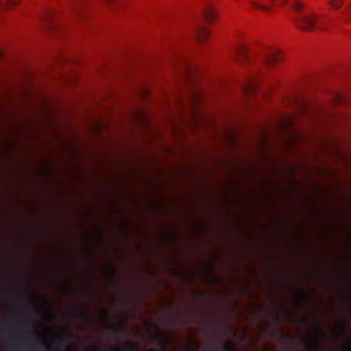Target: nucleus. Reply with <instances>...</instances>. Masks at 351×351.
I'll list each match as a JSON object with an SVG mask.
<instances>
[{
    "instance_id": "8",
    "label": "nucleus",
    "mask_w": 351,
    "mask_h": 351,
    "mask_svg": "<svg viewBox=\"0 0 351 351\" xmlns=\"http://www.w3.org/2000/svg\"><path fill=\"white\" fill-rule=\"evenodd\" d=\"M202 16L206 23L214 24L219 20V15L217 10L212 5H206L202 10Z\"/></svg>"
},
{
    "instance_id": "23",
    "label": "nucleus",
    "mask_w": 351,
    "mask_h": 351,
    "mask_svg": "<svg viewBox=\"0 0 351 351\" xmlns=\"http://www.w3.org/2000/svg\"><path fill=\"white\" fill-rule=\"evenodd\" d=\"M305 348L308 351L315 350L318 347V340L315 337H309L303 340Z\"/></svg>"
},
{
    "instance_id": "13",
    "label": "nucleus",
    "mask_w": 351,
    "mask_h": 351,
    "mask_svg": "<svg viewBox=\"0 0 351 351\" xmlns=\"http://www.w3.org/2000/svg\"><path fill=\"white\" fill-rule=\"evenodd\" d=\"M30 300L31 302L36 306L38 310V308L48 306L49 305V301L43 294H34L31 297Z\"/></svg>"
},
{
    "instance_id": "3",
    "label": "nucleus",
    "mask_w": 351,
    "mask_h": 351,
    "mask_svg": "<svg viewBox=\"0 0 351 351\" xmlns=\"http://www.w3.org/2000/svg\"><path fill=\"white\" fill-rule=\"evenodd\" d=\"M269 4L265 3L264 0H248L249 9L252 11H259L265 14L272 12L274 8H285L289 0H268Z\"/></svg>"
},
{
    "instance_id": "52",
    "label": "nucleus",
    "mask_w": 351,
    "mask_h": 351,
    "mask_svg": "<svg viewBox=\"0 0 351 351\" xmlns=\"http://www.w3.org/2000/svg\"><path fill=\"white\" fill-rule=\"evenodd\" d=\"M86 351H98V348L96 345L91 344L86 348Z\"/></svg>"
},
{
    "instance_id": "5",
    "label": "nucleus",
    "mask_w": 351,
    "mask_h": 351,
    "mask_svg": "<svg viewBox=\"0 0 351 351\" xmlns=\"http://www.w3.org/2000/svg\"><path fill=\"white\" fill-rule=\"evenodd\" d=\"M204 99V95L200 91L194 92L191 97V103L193 107L191 112L192 121L193 122V130L198 129L200 127H204L206 123V116L199 109L195 108V104L200 103Z\"/></svg>"
},
{
    "instance_id": "39",
    "label": "nucleus",
    "mask_w": 351,
    "mask_h": 351,
    "mask_svg": "<svg viewBox=\"0 0 351 351\" xmlns=\"http://www.w3.org/2000/svg\"><path fill=\"white\" fill-rule=\"evenodd\" d=\"M141 97L143 99L148 97L150 95V89L148 87H143L140 92Z\"/></svg>"
},
{
    "instance_id": "11",
    "label": "nucleus",
    "mask_w": 351,
    "mask_h": 351,
    "mask_svg": "<svg viewBox=\"0 0 351 351\" xmlns=\"http://www.w3.org/2000/svg\"><path fill=\"white\" fill-rule=\"evenodd\" d=\"M210 36V32L206 25H199L196 27L195 32V38L199 43H205Z\"/></svg>"
},
{
    "instance_id": "14",
    "label": "nucleus",
    "mask_w": 351,
    "mask_h": 351,
    "mask_svg": "<svg viewBox=\"0 0 351 351\" xmlns=\"http://www.w3.org/2000/svg\"><path fill=\"white\" fill-rule=\"evenodd\" d=\"M346 322L344 321L337 322L330 330L331 336L335 339L341 337L344 334Z\"/></svg>"
},
{
    "instance_id": "34",
    "label": "nucleus",
    "mask_w": 351,
    "mask_h": 351,
    "mask_svg": "<svg viewBox=\"0 0 351 351\" xmlns=\"http://www.w3.org/2000/svg\"><path fill=\"white\" fill-rule=\"evenodd\" d=\"M152 208L155 210H160L165 206V202L162 199L154 200L151 204Z\"/></svg>"
},
{
    "instance_id": "49",
    "label": "nucleus",
    "mask_w": 351,
    "mask_h": 351,
    "mask_svg": "<svg viewBox=\"0 0 351 351\" xmlns=\"http://www.w3.org/2000/svg\"><path fill=\"white\" fill-rule=\"evenodd\" d=\"M64 351H76V346L73 343H69Z\"/></svg>"
},
{
    "instance_id": "30",
    "label": "nucleus",
    "mask_w": 351,
    "mask_h": 351,
    "mask_svg": "<svg viewBox=\"0 0 351 351\" xmlns=\"http://www.w3.org/2000/svg\"><path fill=\"white\" fill-rule=\"evenodd\" d=\"M78 79H79V77H78L77 74L74 73H71V74L67 75L64 77V83L66 85H71V86L75 84L77 82Z\"/></svg>"
},
{
    "instance_id": "18",
    "label": "nucleus",
    "mask_w": 351,
    "mask_h": 351,
    "mask_svg": "<svg viewBox=\"0 0 351 351\" xmlns=\"http://www.w3.org/2000/svg\"><path fill=\"white\" fill-rule=\"evenodd\" d=\"M97 320L99 323L104 327L107 328H111V324L110 322L109 321L108 311L107 309L101 308L99 311Z\"/></svg>"
},
{
    "instance_id": "28",
    "label": "nucleus",
    "mask_w": 351,
    "mask_h": 351,
    "mask_svg": "<svg viewBox=\"0 0 351 351\" xmlns=\"http://www.w3.org/2000/svg\"><path fill=\"white\" fill-rule=\"evenodd\" d=\"M119 228L123 234H128L131 229V223L125 219H121L119 222Z\"/></svg>"
},
{
    "instance_id": "57",
    "label": "nucleus",
    "mask_w": 351,
    "mask_h": 351,
    "mask_svg": "<svg viewBox=\"0 0 351 351\" xmlns=\"http://www.w3.org/2000/svg\"><path fill=\"white\" fill-rule=\"evenodd\" d=\"M84 215H89V212H88V211H87V212H85V213H84Z\"/></svg>"
},
{
    "instance_id": "19",
    "label": "nucleus",
    "mask_w": 351,
    "mask_h": 351,
    "mask_svg": "<svg viewBox=\"0 0 351 351\" xmlns=\"http://www.w3.org/2000/svg\"><path fill=\"white\" fill-rule=\"evenodd\" d=\"M173 276H179L183 281L186 282H191L195 280L196 274L193 271H173Z\"/></svg>"
},
{
    "instance_id": "43",
    "label": "nucleus",
    "mask_w": 351,
    "mask_h": 351,
    "mask_svg": "<svg viewBox=\"0 0 351 351\" xmlns=\"http://www.w3.org/2000/svg\"><path fill=\"white\" fill-rule=\"evenodd\" d=\"M123 347L128 350H136L138 349V345L132 342H126L124 343Z\"/></svg>"
},
{
    "instance_id": "4",
    "label": "nucleus",
    "mask_w": 351,
    "mask_h": 351,
    "mask_svg": "<svg viewBox=\"0 0 351 351\" xmlns=\"http://www.w3.org/2000/svg\"><path fill=\"white\" fill-rule=\"evenodd\" d=\"M147 332L157 339L158 343L162 347V351H177L176 348L169 350L167 345L171 343L173 337L170 332L160 330L158 327L154 324L148 323L146 324Z\"/></svg>"
},
{
    "instance_id": "54",
    "label": "nucleus",
    "mask_w": 351,
    "mask_h": 351,
    "mask_svg": "<svg viewBox=\"0 0 351 351\" xmlns=\"http://www.w3.org/2000/svg\"><path fill=\"white\" fill-rule=\"evenodd\" d=\"M261 147H265L267 145V138L265 136H263L259 142Z\"/></svg>"
},
{
    "instance_id": "32",
    "label": "nucleus",
    "mask_w": 351,
    "mask_h": 351,
    "mask_svg": "<svg viewBox=\"0 0 351 351\" xmlns=\"http://www.w3.org/2000/svg\"><path fill=\"white\" fill-rule=\"evenodd\" d=\"M306 4L300 1H295L292 5V8L295 12H301L305 10Z\"/></svg>"
},
{
    "instance_id": "27",
    "label": "nucleus",
    "mask_w": 351,
    "mask_h": 351,
    "mask_svg": "<svg viewBox=\"0 0 351 351\" xmlns=\"http://www.w3.org/2000/svg\"><path fill=\"white\" fill-rule=\"evenodd\" d=\"M88 241H92L96 245H100L101 243V231L100 229H97L93 237H88L86 238Z\"/></svg>"
},
{
    "instance_id": "45",
    "label": "nucleus",
    "mask_w": 351,
    "mask_h": 351,
    "mask_svg": "<svg viewBox=\"0 0 351 351\" xmlns=\"http://www.w3.org/2000/svg\"><path fill=\"white\" fill-rule=\"evenodd\" d=\"M102 130V124L97 123L93 126L92 131L94 133H99Z\"/></svg>"
},
{
    "instance_id": "25",
    "label": "nucleus",
    "mask_w": 351,
    "mask_h": 351,
    "mask_svg": "<svg viewBox=\"0 0 351 351\" xmlns=\"http://www.w3.org/2000/svg\"><path fill=\"white\" fill-rule=\"evenodd\" d=\"M345 4V0H328L327 5L328 10L332 12L340 10Z\"/></svg>"
},
{
    "instance_id": "6",
    "label": "nucleus",
    "mask_w": 351,
    "mask_h": 351,
    "mask_svg": "<svg viewBox=\"0 0 351 351\" xmlns=\"http://www.w3.org/2000/svg\"><path fill=\"white\" fill-rule=\"evenodd\" d=\"M214 263L208 260L202 263V271L199 274L202 280L209 285H217L221 282L222 279L213 272Z\"/></svg>"
},
{
    "instance_id": "35",
    "label": "nucleus",
    "mask_w": 351,
    "mask_h": 351,
    "mask_svg": "<svg viewBox=\"0 0 351 351\" xmlns=\"http://www.w3.org/2000/svg\"><path fill=\"white\" fill-rule=\"evenodd\" d=\"M71 291L70 284L67 282H63L60 287V292L62 294H67Z\"/></svg>"
},
{
    "instance_id": "37",
    "label": "nucleus",
    "mask_w": 351,
    "mask_h": 351,
    "mask_svg": "<svg viewBox=\"0 0 351 351\" xmlns=\"http://www.w3.org/2000/svg\"><path fill=\"white\" fill-rule=\"evenodd\" d=\"M223 348L225 351H234L235 347L232 341H228L224 343Z\"/></svg>"
},
{
    "instance_id": "51",
    "label": "nucleus",
    "mask_w": 351,
    "mask_h": 351,
    "mask_svg": "<svg viewBox=\"0 0 351 351\" xmlns=\"http://www.w3.org/2000/svg\"><path fill=\"white\" fill-rule=\"evenodd\" d=\"M292 123L293 121L291 119H287L282 123V125L284 128H289L292 125Z\"/></svg>"
},
{
    "instance_id": "60",
    "label": "nucleus",
    "mask_w": 351,
    "mask_h": 351,
    "mask_svg": "<svg viewBox=\"0 0 351 351\" xmlns=\"http://www.w3.org/2000/svg\"><path fill=\"white\" fill-rule=\"evenodd\" d=\"M233 199H234V200H236V199H237V197H234Z\"/></svg>"
},
{
    "instance_id": "33",
    "label": "nucleus",
    "mask_w": 351,
    "mask_h": 351,
    "mask_svg": "<svg viewBox=\"0 0 351 351\" xmlns=\"http://www.w3.org/2000/svg\"><path fill=\"white\" fill-rule=\"evenodd\" d=\"M343 19L346 23H351V3L343 12Z\"/></svg>"
},
{
    "instance_id": "36",
    "label": "nucleus",
    "mask_w": 351,
    "mask_h": 351,
    "mask_svg": "<svg viewBox=\"0 0 351 351\" xmlns=\"http://www.w3.org/2000/svg\"><path fill=\"white\" fill-rule=\"evenodd\" d=\"M341 351H351V339H348L343 343Z\"/></svg>"
},
{
    "instance_id": "29",
    "label": "nucleus",
    "mask_w": 351,
    "mask_h": 351,
    "mask_svg": "<svg viewBox=\"0 0 351 351\" xmlns=\"http://www.w3.org/2000/svg\"><path fill=\"white\" fill-rule=\"evenodd\" d=\"M204 230V226L202 223H197L193 225L191 229L192 235L197 237L199 236Z\"/></svg>"
},
{
    "instance_id": "9",
    "label": "nucleus",
    "mask_w": 351,
    "mask_h": 351,
    "mask_svg": "<svg viewBox=\"0 0 351 351\" xmlns=\"http://www.w3.org/2000/svg\"><path fill=\"white\" fill-rule=\"evenodd\" d=\"M43 324H38L35 328V334L42 339L43 343L48 351H52V337L43 329Z\"/></svg>"
},
{
    "instance_id": "50",
    "label": "nucleus",
    "mask_w": 351,
    "mask_h": 351,
    "mask_svg": "<svg viewBox=\"0 0 351 351\" xmlns=\"http://www.w3.org/2000/svg\"><path fill=\"white\" fill-rule=\"evenodd\" d=\"M263 199L267 205L270 206L272 204V199L271 195H267L265 196Z\"/></svg>"
},
{
    "instance_id": "59",
    "label": "nucleus",
    "mask_w": 351,
    "mask_h": 351,
    "mask_svg": "<svg viewBox=\"0 0 351 351\" xmlns=\"http://www.w3.org/2000/svg\"><path fill=\"white\" fill-rule=\"evenodd\" d=\"M233 1H235V2H239L240 1V0H233Z\"/></svg>"
},
{
    "instance_id": "56",
    "label": "nucleus",
    "mask_w": 351,
    "mask_h": 351,
    "mask_svg": "<svg viewBox=\"0 0 351 351\" xmlns=\"http://www.w3.org/2000/svg\"><path fill=\"white\" fill-rule=\"evenodd\" d=\"M284 315H285V317L286 318H287V319H289V317H290V313H289V312L288 311H285L284 312Z\"/></svg>"
},
{
    "instance_id": "24",
    "label": "nucleus",
    "mask_w": 351,
    "mask_h": 351,
    "mask_svg": "<svg viewBox=\"0 0 351 351\" xmlns=\"http://www.w3.org/2000/svg\"><path fill=\"white\" fill-rule=\"evenodd\" d=\"M37 173L42 176H52L56 173V171L50 165L43 163L38 167Z\"/></svg>"
},
{
    "instance_id": "58",
    "label": "nucleus",
    "mask_w": 351,
    "mask_h": 351,
    "mask_svg": "<svg viewBox=\"0 0 351 351\" xmlns=\"http://www.w3.org/2000/svg\"><path fill=\"white\" fill-rule=\"evenodd\" d=\"M147 351H156V350H153V349H149V350H148Z\"/></svg>"
},
{
    "instance_id": "47",
    "label": "nucleus",
    "mask_w": 351,
    "mask_h": 351,
    "mask_svg": "<svg viewBox=\"0 0 351 351\" xmlns=\"http://www.w3.org/2000/svg\"><path fill=\"white\" fill-rule=\"evenodd\" d=\"M262 185L264 188H270L271 187V181L268 179H263L261 181Z\"/></svg>"
},
{
    "instance_id": "15",
    "label": "nucleus",
    "mask_w": 351,
    "mask_h": 351,
    "mask_svg": "<svg viewBox=\"0 0 351 351\" xmlns=\"http://www.w3.org/2000/svg\"><path fill=\"white\" fill-rule=\"evenodd\" d=\"M259 87L258 83L255 80H249L243 87V91L246 96H252L256 93Z\"/></svg>"
},
{
    "instance_id": "53",
    "label": "nucleus",
    "mask_w": 351,
    "mask_h": 351,
    "mask_svg": "<svg viewBox=\"0 0 351 351\" xmlns=\"http://www.w3.org/2000/svg\"><path fill=\"white\" fill-rule=\"evenodd\" d=\"M84 252H85L86 254H91V253H92V249H91V247H90L88 244H87V245H86L84 246Z\"/></svg>"
},
{
    "instance_id": "17",
    "label": "nucleus",
    "mask_w": 351,
    "mask_h": 351,
    "mask_svg": "<svg viewBox=\"0 0 351 351\" xmlns=\"http://www.w3.org/2000/svg\"><path fill=\"white\" fill-rule=\"evenodd\" d=\"M127 322V317L123 313H118L114 315L112 322H110L111 328L114 330H117V327H121L125 325Z\"/></svg>"
},
{
    "instance_id": "55",
    "label": "nucleus",
    "mask_w": 351,
    "mask_h": 351,
    "mask_svg": "<svg viewBox=\"0 0 351 351\" xmlns=\"http://www.w3.org/2000/svg\"><path fill=\"white\" fill-rule=\"evenodd\" d=\"M109 351H121V348L119 346H112L109 348Z\"/></svg>"
},
{
    "instance_id": "10",
    "label": "nucleus",
    "mask_w": 351,
    "mask_h": 351,
    "mask_svg": "<svg viewBox=\"0 0 351 351\" xmlns=\"http://www.w3.org/2000/svg\"><path fill=\"white\" fill-rule=\"evenodd\" d=\"M160 241L169 244H173L176 240V231L173 227L165 228L160 232Z\"/></svg>"
},
{
    "instance_id": "16",
    "label": "nucleus",
    "mask_w": 351,
    "mask_h": 351,
    "mask_svg": "<svg viewBox=\"0 0 351 351\" xmlns=\"http://www.w3.org/2000/svg\"><path fill=\"white\" fill-rule=\"evenodd\" d=\"M308 300L307 293L302 289L297 290L293 295V302L297 307H300Z\"/></svg>"
},
{
    "instance_id": "46",
    "label": "nucleus",
    "mask_w": 351,
    "mask_h": 351,
    "mask_svg": "<svg viewBox=\"0 0 351 351\" xmlns=\"http://www.w3.org/2000/svg\"><path fill=\"white\" fill-rule=\"evenodd\" d=\"M109 208L108 211L110 213H118L120 210L119 207L116 204H110Z\"/></svg>"
},
{
    "instance_id": "40",
    "label": "nucleus",
    "mask_w": 351,
    "mask_h": 351,
    "mask_svg": "<svg viewBox=\"0 0 351 351\" xmlns=\"http://www.w3.org/2000/svg\"><path fill=\"white\" fill-rule=\"evenodd\" d=\"M21 0H8L6 3L8 8H14L17 6Z\"/></svg>"
},
{
    "instance_id": "2",
    "label": "nucleus",
    "mask_w": 351,
    "mask_h": 351,
    "mask_svg": "<svg viewBox=\"0 0 351 351\" xmlns=\"http://www.w3.org/2000/svg\"><path fill=\"white\" fill-rule=\"evenodd\" d=\"M285 58L284 51L277 46H266L265 47L264 66L272 70L276 69Z\"/></svg>"
},
{
    "instance_id": "1",
    "label": "nucleus",
    "mask_w": 351,
    "mask_h": 351,
    "mask_svg": "<svg viewBox=\"0 0 351 351\" xmlns=\"http://www.w3.org/2000/svg\"><path fill=\"white\" fill-rule=\"evenodd\" d=\"M323 17L315 14L301 15L295 19V27L304 32H311L322 28Z\"/></svg>"
},
{
    "instance_id": "44",
    "label": "nucleus",
    "mask_w": 351,
    "mask_h": 351,
    "mask_svg": "<svg viewBox=\"0 0 351 351\" xmlns=\"http://www.w3.org/2000/svg\"><path fill=\"white\" fill-rule=\"evenodd\" d=\"M78 316L84 319H87L90 316L89 311L84 309L79 312Z\"/></svg>"
},
{
    "instance_id": "41",
    "label": "nucleus",
    "mask_w": 351,
    "mask_h": 351,
    "mask_svg": "<svg viewBox=\"0 0 351 351\" xmlns=\"http://www.w3.org/2000/svg\"><path fill=\"white\" fill-rule=\"evenodd\" d=\"M228 190V187L226 188V191ZM221 200L222 202L226 204V205H228L230 204V200H231V198L228 195V194L227 193V191H226L221 196Z\"/></svg>"
},
{
    "instance_id": "31",
    "label": "nucleus",
    "mask_w": 351,
    "mask_h": 351,
    "mask_svg": "<svg viewBox=\"0 0 351 351\" xmlns=\"http://www.w3.org/2000/svg\"><path fill=\"white\" fill-rule=\"evenodd\" d=\"M313 331V335L312 337H315L316 339H322L325 337V334L320 326H313L310 328V331Z\"/></svg>"
},
{
    "instance_id": "21",
    "label": "nucleus",
    "mask_w": 351,
    "mask_h": 351,
    "mask_svg": "<svg viewBox=\"0 0 351 351\" xmlns=\"http://www.w3.org/2000/svg\"><path fill=\"white\" fill-rule=\"evenodd\" d=\"M301 134L295 132H293L290 138L287 142L286 148L288 150H291L298 143L301 141Z\"/></svg>"
},
{
    "instance_id": "12",
    "label": "nucleus",
    "mask_w": 351,
    "mask_h": 351,
    "mask_svg": "<svg viewBox=\"0 0 351 351\" xmlns=\"http://www.w3.org/2000/svg\"><path fill=\"white\" fill-rule=\"evenodd\" d=\"M43 329L50 335V336L56 337H61L68 334L69 329L66 326H47L43 324Z\"/></svg>"
},
{
    "instance_id": "7",
    "label": "nucleus",
    "mask_w": 351,
    "mask_h": 351,
    "mask_svg": "<svg viewBox=\"0 0 351 351\" xmlns=\"http://www.w3.org/2000/svg\"><path fill=\"white\" fill-rule=\"evenodd\" d=\"M234 55L236 60L241 65H246L252 60L250 49L245 43H240L236 46Z\"/></svg>"
},
{
    "instance_id": "22",
    "label": "nucleus",
    "mask_w": 351,
    "mask_h": 351,
    "mask_svg": "<svg viewBox=\"0 0 351 351\" xmlns=\"http://www.w3.org/2000/svg\"><path fill=\"white\" fill-rule=\"evenodd\" d=\"M38 311L41 312L43 319L46 321H52L56 317L55 312L49 308V305L38 308Z\"/></svg>"
},
{
    "instance_id": "20",
    "label": "nucleus",
    "mask_w": 351,
    "mask_h": 351,
    "mask_svg": "<svg viewBox=\"0 0 351 351\" xmlns=\"http://www.w3.org/2000/svg\"><path fill=\"white\" fill-rule=\"evenodd\" d=\"M117 271L115 266L112 263H107L101 268L103 275L107 278H112Z\"/></svg>"
},
{
    "instance_id": "38",
    "label": "nucleus",
    "mask_w": 351,
    "mask_h": 351,
    "mask_svg": "<svg viewBox=\"0 0 351 351\" xmlns=\"http://www.w3.org/2000/svg\"><path fill=\"white\" fill-rule=\"evenodd\" d=\"M135 117L138 120H143L145 117V112L143 109H138L135 112Z\"/></svg>"
},
{
    "instance_id": "42",
    "label": "nucleus",
    "mask_w": 351,
    "mask_h": 351,
    "mask_svg": "<svg viewBox=\"0 0 351 351\" xmlns=\"http://www.w3.org/2000/svg\"><path fill=\"white\" fill-rule=\"evenodd\" d=\"M171 263L173 265H175L178 269H180L182 267V262L178 256H173Z\"/></svg>"
},
{
    "instance_id": "26",
    "label": "nucleus",
    "mask_w": 351,
    "mask_h": 351,
    "mask_svg": "<svg viewBox=\"0 0 351 351\" xmlns=\"http://www.w3.org/2000/svg\"><path fill=\"white\" fill-rule=\"evenodd\" d=\"M185 348L187 351H197L199 345L195 337H189L186 342Z\"/></svg>"
},
{
    "instance_id": "48",
    "label": "nucleus",
    "mask_w": 351,
    "mask_h": 351,
    "mask_svg": "<svg viewBox=\"0 0 351 351\" xmlns=\"http://www.w3.org/2000/svg\"><path fill=\"white\" fill-rule=\"evenodd\" d=\"M343 99V95L341 93H337L334 99H333V101H334V103L336 104H338L341 102V101Z\"/></svg>"
}]
</instances>
